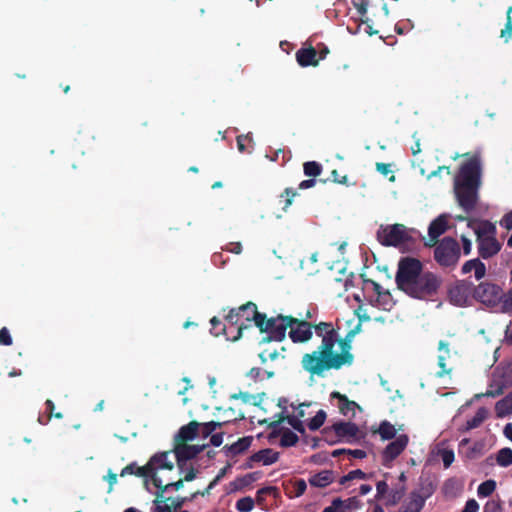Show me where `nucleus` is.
Returning <instances> with one entry per match:
<instances>
[{"label": "nucleus", "mask_w": 512, "mask_h": 512, "mask_svg": "<svg viewBox=\"0 0 512 512\" xmlns=\"http://www.w3.org/2000/svg\"><path fill=\"white\" fill-rule=\"evenodd\" d=\"M353 362L350 339L348 336L342 339L337 333L324 339L316 350L304 354L301 366L311 376L323 377L326 371L339 370L343 366H351Z\"/></svg>", "instance_id": "nucleus-1"}, {"label": "nucleus", "mask_w": 512, "mask_h": 512, "mask_svg": "<svg viewBox=\"0 0 512 512\" xmlns=\"http://www.w3.org/2000/svg\"><path fill=\"white\" fill-rule=\"evenodd\" d=\"M481 185V160L471 156L462 163L454 178V194L458 205L467 213L473 211L479 199Z\"/></svg>", "instance_id": "nucleus-2"}, {"label": "nucleus", "mask_w": 512, "mask_h": 512, "mask_svg": "<svg viewBox=\"0 0 512 512\" xmlns=\"http://www.w3.org/2000/svg\"><path fill=\"white\" fill-rule=\"evenodd\" d=\"M264 313L258 311L257 305L254 302H247L239 308L230 309L229 313L225 316L227 324L223 325L221 330L226 334L229 339V330L235 329L236 335L231 340L237 341L245 329L252 327V322L258 328L263 325Z\"/></svg>", "instance_id": "nucleus-3"}, {"label": "nucleus", "mask_w": 512, "mask_h": 512, "mask_svg": "<svg viewBox=\"0 0 512 512\" xmlns=\"http://www.w3.org/2000/svg\"><path fill=\"white\" fill-rule=\"evenodd\" d=\"M441 284L442 280L439 276L427 271L420 274L404 293L415 299L427 300L437 295Z\"/></svg>", "instance_id": "nucleus-4"}, {"label": "nucleus", "mask_w": 512, "mask_h": 512, "mask_svg": "<svg viewBox=\"0 0 512 512\" xmlns=\"http://www.w3.org/2000/svg\"><path fill=\"white\" fill-rule=\"evenodd\" d=\"M293 322H295L293 316L278 314L275 317L267 318L264 313L263 325L258 327L261 333L267 334V336L263 338L262 342H280L284 340L286 337V331Z\"/></svg>", "instance_id": "nucleus-5"}, {"label": "nucleus", "mask_w": 512, "mask_h": 512, "mask_svg": "<svg viewBox=\"0 0 512 512\" xmlns=\"http://www.w3.org/2000/svg\"><path fill=\"white\" fill-rule=\"evenodd\" d=\"M461 249L456 239L447 236L434 249V259L443 268H454L459 262Z\"/></svg>", "instance_id": "nucleus-6"}, {"label": "nucleus", "mask_w": 512, "mask_h": 512, "mask_svg": "<svg viewBox=\"0 0 512 512\" xmlns=\"http://www.w3.org/2000/svg\"><path fill=\"white\" fill-rule=\"evenodd\" d=\"M423 265L420 260L413 257H403L398 263L395 276L397 287L405 292L413 284V281L423 274Z\"/></svg>", "instance_id": "nucleus-7"}, {"label": "nucleus", "mask_w": 512, "mask_h": 512, "mask_svg": "<svg viewBox=\"0 0 512 512\" xmlns=\"http://www.w3.org/2000/svg\"><path fill=\"white\" fill-rule=\"evenodd\" d=\"M377 239L383 246L397 247L403 243L409 242L411 236L408 229L403 224L381 225L377 231Z\"/></svg>", "instance_id": "nucleus-8"}, {"label": "nucleus", "mask_w": 512, "mask_h": 512, "mask_svg": "<svg viewBox=\"0 0 512 512\" xmlns=\"http://www.w3.org/2000/svg\"><path fill=\"white\" fill-rule=\"evenodd\" d=\"M502 298L503 289L498 284L484 281L474 285V299L488 307L497 306Z\"/></svg>", "instance_id": "nucleus-9"}, {"label": "nucleus", "mask_w": 512, "mask_h": 512, "mask_svg": "<svg viewBox=\"0 0 512 512\" xmlns=\"http://www.w3.org/2000/svg\"><path fill=\"white\" fill-rule=\"evenodd\" d=\"M448 297L453 305L467 306L470 298H474V284L468 280H459L449 289Z\"/></svg>", "instance_id": "nucleus-10"}, {"label": "nucleus", "mask_w": 512, "mask_h": 512, "mask_svg": "<svg viewBox=\"0 0 512 512\" xmlns=\"http://www.w3.org/2000/svg\"><path fill=\"white\" fill-rule=\"evenodd\" d=\"M169 452H160L153 455L146 465L142 466L139 473L148 475L153 480V476H158L157 471L160 469L173 470L174 464L168 460Z\"/></svg>", "instance_id": "nucleus-11"}, {"label": "nucleus", "mask_w": 512, "mask_h": 512, "mask_svg": "<svg viewBox=\"0 0 512 512\" xmlns=\"http://www.w3.org/2000/svg\"><path fill=\"white\" fill-rule=\"evenodd\" d=\"M205 448V445H189L187 443H175L174 454L176 456L177 466L180 471H184L188 460L194 459Z\"/></svg>", "instance_id": "nucleus-12"}, {"label": "nucleus", "mask_w": 512, "mask_h": 512, "mask_svg": "<svg viewBox=\"0 0 512 512\" xmlns=\"http://www.w3.org/2000/svg\"><path fill=\"white\" fill-rule=\"evenodd\" d=\"M409 443V437L401 434L390 442L382 452V464L390 467L391 463L406 449Z\"/></svg>", "instance_id": "nucleus-13"}, {"label": "nucleus", "mask_w": 512, "mask_h": 512, "mask_svg": "<svg viewBox=\"0 0 512 512\" xmlns=\"http://www.w3.org/2000/svg\"><path fill=\"white\" fill-rule=\"evenodd\" d=\"M293 324L289 326V337L294 343H304L312 338L313 324L309 323L304 319H298L294 317Z\"/></svg>", "instance_id": "nucleus-14"}, {"label": "nucleus", "mask_w": 512, "mask_h": 512, "mask_svg": "<svg viewBox=\"0 0 512 512\" xmlns=\"http://www.w3.org/2000/svg\"><path fill=\"white\" fill-rule=\"evenodd\" d=\"M476 243L478 254L483 259L492 258L493 256L497 255L502 248V244L497 240L496 237L476 239Z\"/></svg>", "instance_id": "nucleus-15"}, {"label": "nucleus", "mask_w": 512, "mask_h": 512, "mask_svg": "<svg viewBox=\"0 0 512 512\" xmlns=\"http://www.w3.org/2000/svg\"><path fill=\"white\" fill-rule=\"evenodd\" d=\"M448 229V222L444 215L438 216L434 219L428 228L429 243L427 246H434L438 243V238Z\"/></svg>", "instance_id": "nucleus-16"}, {"label": "nucleus", "mask_w": 512, "mask_h": 512, "mask_svg": "<svg viewBox=\"0 0 512 512\" xmlns=\"http://www.w3.org/2000/svg\"><path fill=\"white\" fill-rule=\"evenodd\" d=\"M286 421L293 429L297 432L304 434L305 427L301 419L295 415H285L284 411L277 415V419L268 424V427L273 430V434L275 430L280 426L282 422Z\"/></svg>", "instance_id": "nucleus-17"}, {"label": "nucleus", "mask_w": 512, "mask_h": 512, "mask_svg": "<svg viewBox=\"0 0 512 512\" xmlns=\"http://www.w3.org/2000/svg\"><path fill=\"white\" fill-rule=\"evenodd\" d=\"M330 396L332 399L338 400L339 411L344 416H349L350 414L354 416L355 409H360V406L355 401L349 400L346 395L338 391H333Z\"/></svg>", "instance_id": "nucleus-18"}, {"label": "nucleus", "mask_w": 512, "mask_h": 512, "mask_svg": "<svg viewBox=\"0 0 512 512\" xmlns=\"http://www.w3.org/2000/svg\"><path fill=\"white\" fill-rule=\"evenodd\" d=\"M296 60L302 67L317 66L319 59H317V50L310 46L308 48H301L296 52Z\"/></svg>", "instance_id": "nucleus-19"}, {"label": "nucleus", "mask_w": 512, "mask_h": 512, "mask_svg": "<svg viewBox=\"0 0 512 512\" xmlns=\"http://www.w3.org/2000/svg\"><path fill=\"white\" fill-rule=\"evenodd\" d=\"M199 425L197 421H191L182 426L175 436V443H186L196 438Z\"/></svg>", "instance_id": "nucleus-20"}, {"label": "nucleus", "mask_w": 512, "mask_h": 512, "mask_svg": "<svg viewBox=\"0 0 512 512\" xmlns=\"http://www.w3.org/2000/svg\"><path fill=\"white\" fill-rule=\"evenodd\" d=\"M334 431L340 438L343 439L355 438L359 432L358 426L353 422L339 421L334 423Z\"/></svg>", "instance_id": "nucleus-21"}, {"label": "nucleus", "mask_w": 512, "mask_h": 512, "mask_svg": "<svg viewBox=\"0 0 512 512\" xmlns=\"http://www.w3.org/2000/svg\"><path fill=\"white\" fill-rule=\"evenodd\" d=\"M473 224H474V221H469L468 222V227H471L474 229V232L476 234V239H481V238H486V237H496V233H497V230H496V226L488 221V220H483V221H480V223L478 224L477 227H473Z\"/></svg>", "instance_id": "nucleus-22"}, {"label": "nucleus", "mask_w": 512, "mask_h": 512, "mask_svg": "<svg viewBox=\"0 0 512 512\" xmlns=\"http://www.w3.org/2000/svg\"><path fill=\"white\" fill-rule=\"evenodd\" d=\"M471 271H474L475 278L480 280L486 274V266L479 258L471 259L463 264L461 272L462 274H468Z\"/></svg>", "instance_id": "nucleus-23"}, {"label": "nucleus", "mask_w": 512, "mask_h": 512, "mask_svg": "<svg viewBox=\"0 0 512 512\" xmlns=\"http://www.w3.org/2000/svg\"><path fill=\"white\" fill-rule=\"evenodd\" d=\"M251 437H242L231 445L224 446L223 450L228 457H234L245 452L251 445Z\"/></svg>", "instance_id": "nucleus-24"}, {"label": "nucleus", "mask_w": 512, "mask_h": 512, "mask_svg": "<svg viewBox=\"0 0 512 512\" xmlns=\"http://www.w3.org/2000/svg\"><path fill=\"white\" fill-rule=\"evenodd\" d=\"M279 459V452L274 451L271 448L259 450L258 452L250 456V461L261 462L263 465H271L277 462Z\"/></svg>", "instance_id": "nucleus-25"}, {"label": "nucleus", "mask_w": 512, "mask_h": 512, "mask_svg": "<svg viewBox=\"0 0 512 512\" xmlns=\"http://www.w3.org/2000/svg\"><path fill=\"white\" fill-rule=\"evenodd\" d=\"M425 503L416 493L410 492L407 499L402 503L398 512H421Z\"/></svg>", "instance_id": "nucleus-26"}, {"label": "nucleus", "mask_w": 512, "mask_h": 512, "mask_svg": "<svg viewBox=\"0 0 512 512\" xmlns=\"http://www.w3.org/2000/svg\"><path fill=\"white\" fill-rule=\"evenodd\" d=\"M438 349L441 354L438 356V366L440 367V371L437 372V376L443 377L451 372V369L446 368V359L450 356L449 343L444 340L439 341Z\"/></svg>", "instance_id": "nucleus-27"}, {"label": "nucleus", "mask_w": 512, "mask_h": 512, "mask_svg": "<svg viewBox=\"0 0 512 512\" xmlns=\"http://www.w3.org/2000/svg\"><path fill=\"white\" fill-rule=\"evenodd\" d=\"M334 473L331 470H323L309 478L311 486L325 488L334 481Z\"/></svg>", "instance_id": "nucleus-28"}, {"label": "nucleus", "mask_w": 512, "mask_h": 512, "mask_svg": "<svg viewBox=\"0 0 512 512\" xmlns=\"http://www.w3.org/2000/svg\"><path fill=\"white\" fill-rule=\"evenodd\" d=\"M435 491L436 485H434L432 481L429 479H421L418 488L411 492L416 493V495L422 498L423 502L426 503V500L429 499Z\"/></svg>", "instance_id": "nucleus-29"}, {"label": "nucleus", "mask_w": 512, "mask_h": 512, "mask_svg": "<svg viewBox=\"0 0 512 512\" xmlns=\"http://www.w3.org/2000/svg\"><path fill=\"white\" fill-rule=\"evenodd\" d=\"M488 417V410L485 407H480L475 415L466 421L465 426L461 429L463 432L470 431L478 428Z\"/></svg>", "instance_id": "nucleus-30"}, {"label": "nucleus", "mask_w": 512, "mask_h": 512, "mask_svg": "<svg viewBox=\"0 0 512 512\" xmlns=\"http://www.w3.org/2000/svg\"><path fill=\"white\" fill-rule=\"evenodd\" d=\"M151 481L157 488L155 499L153 500L154 505L157 506L159 504L168 503L170 501V497L164 496V492L168 490V486H164L163 481L159 476H153V480Z\"/></svg>", "instance_id": "nucleus-31"}, {"label": "nucleus", "mask_w": 512, "mask_h": 512, "mask_svg": "<svg viewBox=\"0 0 512 512\" xmlns=\"http://www.w3.org/2000/svg\"><path fill=\"white\" fill-rule=\"evenodd\" d=\"M495 412L499 418L512 414V391L496 403Z\"/></svg>", "instance_id": "nucleus-32"}, {"label": "nucleus", "mask_w": 512, "mask_h": 512, "mask_svg": "<svg viewBox=\"0 0 512 512\" xmlns=\"http://www.w3.org/2000/svg\"><path fill=\"white\" fill-rule=\"evenodd\" d=\"M376 432L380 435L382 440L394 439L397 434L395 426L387 420H384L380 423Z\"/></svg>", "instance_id": "nucleus-33"}, {"label": "nucleus", "mask_w": 512, "mask_h": 512, "mask_svg": "<svg viewBox=\"0 0 512 512\" xmlns=\"http://www.w3.org/2000/svg\"><path fill=\"white\" fill-rule=\"evenodd\" d=\"M315 329V333L318 337L322 338L321 342H324V339L332 335L333 337L338 333L337 330L334 329L332 323L328 322H320L319 324L313 325Z\"/></svg>", "instance_id": "nucleus-34"}, {"label": "nucleus", "mask_w": 512, "mask_h": 512, "mask_svg": "<svg viewBox=\"0 0 512 512\" xmlns=\"http://www.w3.org/2000/svg\"><path fill=\"white\" fill-rule=\"evenodd\" d=\"M279 433H281L280 445L282 447L295 446L299 441L298 436L288 428L281 429Z\"/></svg>", "instance_id": "nucleus-35"}, {"label": "nucleus", "mask_w": 512, "mask_h": 512, "mask_svg": "<svg viewBox=\"0 0 512 512\" xmlns=\"http://www.w3.org/2000/svg\"><path fill=\"white\" fill-rule=\"evenodd\" d=\"M496 461L501 467L512 465V449L507 447L500 449L497 453Z\"/></svg>", "instance_id": "nucleus-36"}, {"label": "nucleus", "mask_w": 512, "mask_h": 512, "mask_svg": "<svg viewBox=\"0 0 512 512\" xmlns=\"http://www.w3.org/2000/svg\"><path fill=\"white\" fill-rule=\"evenodd\" d=\"M304 174L308 177H317L322 173V165L316 161H308L303 164Z\"/></svg>", "instance_id": "nucleus-37"}, {"label": "nucleus", "mask_w": 512, "mask_h": 512, "mask_svg": "<svg viewBox=\"0 0 512 512\" xmlns=\"http://www.w3.org/2000/svg\"><path fill=\"white\" fill-rule=\"evenodd\" d=\"M298 195L297 190L293 188H286L280 194V202L283 203V210L287 211L288 207L292 204L293 199Z\"/></svg>", "instance_id": "nucleus-38"}, {"label": "nucleus", "mask_w": 512, "mask_h": 512, "mask_svg": "<svg viewBox=\"0 0 512 512\" xmlns=\"http://www.w3.org/2000/svg\"><path fill=\"white\" fill-rule=\"evenodd\" d=\"M496 489V482L494 480H486L482 482L477 489V494L479 497H488L490 496Z\"/></svg>", "instance_id": "nucleus-39"}, {"label": "nucleus", "mask_w": 512, "mask_h": 512, "mask_svg": "<svg viewBox=\"0 0 512 512\" xmlns=\"http://www.w3.org/2000/svg\"><path fill=\"white\" fill-rule=\"evenodd\" d=\"M322 438L325 442H327L330 445L336 444L340 442V438L336 434V431H334V424L331 426L325 427L322 431Z\"/></svg>", "instance_id": "nucleus-40"}, {"label": "nucleus", "mask_w": 512, "mask_h": 512, "mask_svg": "<svg viewBox=\"0 0 512 512\" xmlns=\"http://www.w3.org/2000/svg\"><path fill=\"white\" fill-rule=\"evenodd\" d=\"M326 420V412L319 410L316 415L308 422V428L312 431L318 430Z\"/></svg>", "instance_id": "nucleus-41"}, {"label": "nucleus", "mask_w": 512, "mask_h": 512, "mask_svg": "<svg viewBox=\"0 0 512 512\" xmlns=\"http://www.w3.org/2000/svg\"><path fill=\"white\" fill-rule=\"evenodd\" d=\"M277 492L276 487L267 486L259 489L256 492V499L254 500L259 506H264L267 495L275 494Z\"/></svg>", "instance_id": "nucleus-42"}, {"label": "nucleus", "mask_w": 512, "mask_h": 512, "mask_svg": "<svg viewBox=\"0 0 512 512\" xmlns=\"http://www.w3.org/2000/svg\"><path fill=\"white\" fill-rule=\"evenodd\" d=\"M230 421L231 420H227V421H225V423L230 422ZM223 424H224V422H216V421H210V422L204 423L202 425V430H201L202 437L203 438L209 437L210 435L213 434V432L216 429L221 428L223 426Z\"/></svg>", "instance_id": "nucleus-43"}, {"label": "nucleus", "mask_w": 512, "mask_h": 512, "mask_svg": "<svg viewBox=\"0 0 512 512\" xmlns=\"http://www.w3.org/2000/svg\"><path fill=\"white\" fill-rule=\"evenodd\" d=\"M512 7L508 8L507 19L505 27L501 30L500 37L508 42L512 38V18H511Z\"/></svg>", "instance_id": "nucleus-44"}, {"label": "nucleus", "mask_w": 512, "mask_h": 512, "mask_svg": "<svg viewBox=\"0 0 512 512\" xmlns=\"http://www.w3.org/2000/svg\"><path fill=\"white\" fill-rule=\"evenodd\" d=\"M254 505H255L254 499L247 496V497L240 498L236 502V509L239 512H250L254 508Z\"/></svg>", "instance_id": "nucleus-45"}, {"label": "nucleus", "mask_w": 512, "mask_h": 512, "mask_svg": "<svg viewBox=\"0 0 512 512\" xmlns=\"http://www.w3.org/2000/svg\"><path fill=\"white\" fill-rule=\"evenodd\" d=\"M280 356L284 358V355H281V352L278 351L277 349H274L272 351H270L269 349H265L259 354V358L262 364H265L268 360L275 361Z\"/></svg>", "instance_id": "nucleus-46"}, {"label": "nucleus", "mask_w": 512, "mask_h": 512, "mask_svg": "<svg viewBox=\"0 0 512 512\" xmlns=\"http://www.w3.org/2000/svg\"><path fill=\"white\" fill-rule=\"evenodd\" d=\"M365 478H366V474L362 470L356 469V470H352L348 474L342 476L339 482L341 485H344L348 481H351L354 479H365Z\"/></svg>", "instance_id": "nucleus-47"}, {"label": "nucleus", "mask_w": 512, "mask_h": 512, "mask_svg": "<svg viewBox=\"0 0 512 512\" xmlns=\"http://www.w3.org/2000/svg\"><path fill=\"white\" fill-rule=\"evenodd\" d=\"M141 467H138L136 465V463H130L128 464L127 466H125L122 470H121V473H120V476L124 477L126 475H136L138 477H145L147 478L148 475H141L139 473Z\"/></svg>", "instance_id": "nucleus-48"}, {"label": "nucleus", "mask_w": 512, "mask_h": 512, "mask_svg": "<svg viewBox=\"0 0 512 512\" xmlns=\"http://www.w3.org/2000/svg\"><path fill=\"white\" fill-rule=\"evenodd\" d=\"M403 495H404V487H402L399 490H392L388 496L386 505L387 506L396 505L402 499Z\"/></svg>", "instance_id": "nucleus-49"}, {"label": "nucleus", "mask_w": 512, "mask_h": 512, "mask_svg": "<svg viewBox=\"0 0 512 512\" xmlns=\"http://www.w3.org/2000/svg\"><path fill=\"white\" fill-rule=\"evenodd\" d=\"M261 477L260 472H252L244 475L241 478H238L237 481L240 483L241 486H248L251 483L257 481Z\"/></svg>", "instance_id": "nucleus-50"}, {"label": "nucleus", "mask_w": 512, "mask_h": 512, "mask_svg": "<svg viewBox=\"0 0 512 512\" xmlns=\"http://www.w3.org/2000/svg\"><path fill=\"white\" fill-rule=\"evenodd\" d=\"M501 304L503 312L512 313V288L506 294L503 293Z\"/></svg>", "instance_id": "nucleus-51"}, {"label": "nucleus", "mask_w": 512, "mask_h": 512, "mask_svg": "<svg viewBox=\"0 0 512 512\" xmlns=\"http://www.w3.org/2000/svg\"><path fill=\"white\" fill-rule=\"evenodd\" d=\"M307 488L306 481L304 479H297L293 484V496L300 497L302 496Z\"/></svg>", "instance_id": "nucleus-52"}, {"label": "nucleus", "mask_w": 512, "mask_h": 512, "mask_svg": "<svg viewBox=\"0 0 512 512\" xmlns=\"http://www.w3.org/2000/svg\"><path fill=\"white\" fill-rule=\"evenodd\" d=\"M502 505L500 500H489L483 507V512H501Z\"/></svg>", "instance_id": "nucleus-53"}, {"label": "nucleus", "mask_w": 512, "mask_h": 512, "mask_svg": "<svg viewBox=\"0 0 512 512\" xmlns=\"http://www.w3.org/2000/svg\"><path fill=\"white\" fill-rule=\"evenodd\" d=\"M440 456L444 467L448 468L454 461V452L450 449H443L440 452Z\"/></svg>", "instance_id": "nucleus-54"}, {"label": "nucleus", "mask_w": 512, "mask_h": 512, "mask_svg": "<svg viewBox=\"0 0 512 512\" xmlns=\"http://www.w3.org/2000/svg\"><path fill=\"white\" fill-rule=\"evenodd\" d=\"M12 343H13V340H12L9 330L6 327H2L0 329V345L10 346V345H12Z\"/></svg>", "instance_id": "nucleus-55"}, {"label": "nucleus", "mask_w": 512, "mask_h": 512, "mask_svg": "<svg viewBox=\"0 0 512 512\" xmlns=\"http://www.w3.org/2000/svg\"><path fill=\"white\" fill-rule=\"evenodd\" d=\"M353 6L357 9L361 16L367 13L368 1L367 0H352Z\"/></svg>", "instance_id": "nucleus-56"}, {"label": "nucleus", "mask_w": 512, "mask_h": 512, "mask_svg": "<svg viewBox=\"0 0 512 512\" xmlns=\"http://www.w3.org/2000/svg\"><path fill=\"white\" fill-rule=\"evenodd\" d=\"M500 226L507 229L512 230V210L507 212L500 220Z\"/></svg>", "instance_id": "nucleus-57"}, {"label": "nucleus", "mask_w": 512, "mask_h": 512, "mask_svg": "<svg viewBox=\"0 0 512 512\" xmlns=\"http://www.w3.org/2000/svg\"><path fill=\"white\" fill-rule=\"evenodd\" d=\"M252 141L248 135H240L237 137V147L240 152L246 151V144Z\"/></svg>", "instance_id": "nucleus-58"}, {"label": "nucleus", "mask_w": 512, "mask_h": 512, "mask_svg": "<svg viewBox=\"0 0 512 512\" xmlns=\"http://www.w3.org/2000/svg\"><path fill=\"white\" fill-rule=\"evenodd\" d=\"M187 501L186 497H178V498H171L170 497V506H172V510L177 511L178 509H181L185 502Z\"/></svg>", "instance_id": "nucleus-59"}, {"label": "nucleus", "mask_w": 512, "mask_h": 512, "mask_svg": "<svg viewBox=\"0 0 512 512\" xmlns=\"http://www.w3.org/2000/svg\"><path fill=\"white\" fill-rule=\"evenodd\" d=\"M371 283L373 285V290L377 294L378 298H390V293L388 291H384L379 283L375 281H371Z\"/></svg>", "instance_id": "nucleus-60"}, {"label": "nucleus", "mask_w": 512, "mask_h": 512, "mask_svg": "<svg viewBox=\"0 0 512 512\" xmlns=\"http://www.w3.org/2000/svg\"><path fill=\"white\" fill-rule=\"evenodd\" d=\"M181 472L184 473V477L182 479L185 482H190V481L194 480L197 476V470L193 466H190L189 469H187V467H186L185 470L181 471Z\"/></svg>", "instance_id": "nucleus-61"}, {"label": "nucleus", "mask_w": 512, "mask_h": 512, "mask_svg": "<svg viewBox=\"0 0 512 512\" xmlns=\"http://www.w3.org/2000/svg\"><path fill=\"white\" fill-rule=\"evenodd\" d=\"M376 490H377L376 498L380 499V498L384 497V495L388 492V484L385 481H379L376 484Z\"/></svg>", "instance_id": "nucleus-62"}, {"label": "nucleus", "mask_w": 512, "mask_h": 512, "mask_svg": "<svg viewBox=\"0 0 512 512\" xmlns=\"http://www.w3.org/2000/svg\"><path fill=\"white\" fill-rule=\"evenodd\" d=\"M343 502H344V505H343L342 508H345V509H348V510L353 509V508H358L359 505H360L359 499L357 497H355V496L354 497H350V498H348L346 500H343Z\"/></svg>", "instance_id": "nucleus-63"}, {"label": "nucleus", "mask_w": 512, "mask_h": 512, "mask_svg": "<svg viewBox=\"0 0 512 512\" xmlns=\"http://www.w3.org/2000/svg\"><path fill=\"white\" fill-rule=\"evenodd\" d=\"M479 504L475 499H469L461 512H478Z\"/></svg>", "instance_id": "nucleus-64"}]
</instances>
